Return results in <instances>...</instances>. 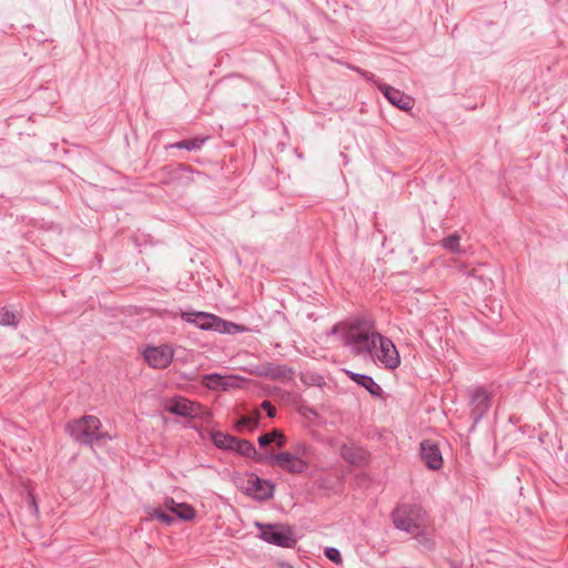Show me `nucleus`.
<instances>
[{
  "label": "nucleus",
  "instance_id": "19",
  "mask_svg": "<svg viewBox=\"0 0 568 568\" xmlns=\"http://www.w3.org/2000/svg\"><path fill=\"white\" fill-rule=\"evenodd\" d=\"M164 505L179 519L184 521L192 520L196 515L195 509L191 505L185 503H175L173 498H166Z\"/></svg>",
  "mask_w": 568,
  "mask_h": 568
},
{
  "label": "nucleus",
  "instance_id": "7",
  "mask_svg": "<svg viewBox=\"0 0 568 568\" xmlns=\"http://www.w3.org/2000/svg\"><path fill=\"white\" fill-rule=\"evenodd\" d=\"M240 489L248 497L260 501L270 500L274 496L275 485L267 479L258 477L254 473L246 475L242 480Z\"/></svg>",
  "mask_w": 568,
  "mask_h": 568
},
{
  "label": "nucleus",
  "instance_id": "25",
  "mask_svg": "<svg viewBox=\"0 0 568 568\" xmlns=\"http://www.w3.org/2000/svg\"><path fill=\"white\" fill-rule=\"evenodd\" d=\"M413 535L423 550L432 551L435 549V540L428 532L424 530V527L415 531Z\"/></svg>",
  "mask_w": 568,
  "mask_h": 568
},
{
  "label": "nucleus",
  "instance_id": "6",
  "mask_svg": "<svg viewBox=\"0 0 568 568\" xmlns=\"http://www.w3.org/2000/svg\"><path fill=\"white\" fill-rule=\"evenodd\" d=\"M181 318L203 331L231 333V327L240 331L239 325L206 312H181Z\"/></svg>",
  "mask_w": 568,
  "mask_h": 568
},
{
  "label": "nucleus",
  "instance_id": "3",
  "mask_svg": "<svg viewBox=\"0 0 568 568\" xmlns=\"http://www.w3.org/2000/svg\"><path fill=\"white\" fill-rule=\"evenodd\" d=\"M195 176L205 178L206 175L182 162L165 164L152 173V179L164 186L187 187L195 182Z\"/></svg>",
  "mask_w": 568,
  "mask_h": 568
},
{
  "label": "nucleus",
  "instance_id": "9",
  "mask_svg": "<svg viewBox=\"0 0 568 568\" xmlns=\"http://www.w3.org/2000/svg\"><path fill=\"white\" fill-rule=\"evenodd\" d=\"M165 410L175 416L187 418H204V415H209L202 405L181 396L174 397L171 403L165 406Z\"/></svg>",
  "mask_w": 568,
  "mask_h": 568
},
{
  "label": "nucleus",
  "instance_id": "12",
  "mask_svg": "<svg viewBox=\"0 0 568 568\" xmlns=\"http://www.w3.org/2000/svg\"><path fill=\"white\" fill-rule=\"evenodd\" d=\"M255 373L260 377L268 378L271 381H293L295 377V369L286 364H275L271 362L260 364Z\"/></svg>",
  "mask_w": 568,
  "mask_h": 568
},
{
  "label": "nucleus",
  "instance_id": "34",
  "mask_svg": "<svg viewBox=\"0 0 568 568\" xmlns=\"http://www.w3.org/2000/svg\"><path fill=\"white\" fill-rule=\"evenodd\" d=\"M310 412L313 414V415H316V412L314 409H310Z\"/></svg>",
  "mask_w": 568,
  "mask_h": 568
},
{
  "label": "nucleus",
  "instance_id": "18",
  "mask_svg": "<svg viewBox=\"0 0 568 568\" xmlns=\"http://www.w3.org/2000/svg\"><path fill=\"white\" fill-rule=\"evenodd\" d=\"M347 375L353 382L365 388L373 397L381 398L383 396L382 387L373 379V377L353 372H347Z\"/></svg>",
  "mask_w": 568,
  "mask_h": 568
},
{
  "label": "nucleus",
  "instance_id": "27",
  "mask_svg": "<svg viewBox=\"0 0 568 568\" xmlns=\"http://www.w3.org/2000/svg\"><path fill=\"white\" fill-rule=\"evenodd\" d=\"M460 236L457 233H453L448 235L447 237L443 239L442 245L446 250H448L452 253H459L460 252V245H459Z\"/></svg>",
  "mask_w": 568,
  "mask_h": 568
},
{
  "label": "nucleus",
  "instance_id": "23",
  "mask_svg": "<svg viewBox=\"0 0 568 568\" xmlns=\"http://www.w3.org/2000/svg\"><path fill=\"white\" fill-rule=\"evenodd\" d=\"M236 438L233 435L224 434L223 432L216 430L213 432L211 435V439L213 444L224 450H232L234 447V444L236 443Z\"/></svg>",
  "mask_w": 568,
  "mask_h": 568
},
{
  "label": "nucleus",
  "instance_id": "1",
  "mask_svg": "<svg viewBox=\"0 0 568 568\" xmlns=\"http://www.w3.org/2000/svg\"><path fill=\"white\" fill-rule=\"evenodd\" d=\"M375 322L371 316H357L342 336L343 345L351 347L355 355H368L376 348Z\"/></svg>",
  "mask_w": 568,
  "mask_h": 568
},
{
  "label": "nucleus",
  "instance_id": "16",
  "mask_svg": "<svg viewBox=\"0 0 568 568\" xmlns=\"http://www.w3.org/2000/svg\"><path fill=\"white\" fill-rule=\"evenodd\" d=\"M341 456L348 464L362 467L368 464L371 455L363 447L344 444L341 447Z\"/></svg>",
  "mask_w": 568,
  "mask_h": 568
},
{
  "label": "nucleus",
  "instance_id": "30",
  "mask_svg": "<svg viewBox=\"0 0 568 568\" xmlns=\"http://www.w3.org/2000/svg\"><path fill=\"white\" fill-rule=\"evenodd\" d=\"M261 408L266 413L267 417L274 418L276 415V407L270 400H263Z\"/></svg>",
  "mask_w": 568,
  "mask_h": 568
},
{
  "label": "nucleus",
  "instance_id": "11",
  "mask_svg": "<svg viewBox=\"0 0 568 568\" xmlns=\"http://www.w3.org/2000/svg\"><path fill=\"white\" fill-rule=\"evenodd\" d=\"M268 460L273 462L281 469L292 475H301L308 468L307 462L291 454L290 452L271 454L268 455Z\"/></svg>",
  "mask_w": 568,
  "mask_h": 568
},
{
  "label": "nucleus",
  "instance_id": "32",
  "mask_svg": "<svg viewBox=\"0 0 568 568\" xmlns=\"http://www.w3.org/2000/svg\"><path fill=\"white\" fill-rule=\"evenodd\" d=\"M356 70H357V71H358L363 77H365L367 80L373 81V80H374V78H375V75H374V74H372V73H368V72H366V71H362V70H359V69H356Z\"/></svg>",
  "mask_w": 568,
  "mask_h": 568
},
{
  "label": "nucleus",
  "instance_id": "4",
  "mask_svg": "<svg viewBox=\"0 0 568 568\" xmlns=\"http://www.w3.org/2000/svg\"><path fill=\"white\" fill-rule=\"evenodd\" d=\"M389 516L396 529L414 534L424 527L426 511L416 504H400L392 510Z\"/></svg>",
  "mask_w": 568,
  "mask_h": 568
},
{
  "label": "nucleus",
  "instance_id": "5",
  "mask_svg": "<svg viewBox=\"0 0 568 568\" xmlns=\"http://www.w3.org/2000/svg\"><path fill=\"white\" fill-rule=\"evenodd\" d=\"M254 526L258 529V537L267 544L282 548H293L296 545V538L291 526L284 524H263L255 521Z\"/></svg>",
  "mask_w": 568,
  "mask_h": 568
},
{
  "label": "nucleus",
  "instance_id": "13",
  "mask_svg": "<svg viewBox=\"0 0 568 568\" xmlns=\"http://www.w3.org/2000/svg\"><path fill=\"white\" fill-rule=\"evenodd\" d=\"M490 396L487 393L486 388L479 386L475 389L471 396V410H470V419L473 420V427H475L479 420L487 414L490 408Z\"/></svg>",
  "mask_w": 568,
  "mask_h": 568
},
{
  "label": "nucleus",
  "instance_id": "20",
  "mask_svg": "<svg viewBox=\"0 0 568 568\" xmlns=\"http://www.w3.org/2000/svg\"><path fill=\"white\" fill-rule=\"evenodd\" d=\"M257 442L258 445L263 448L267 447L272 443H275L278 448H283L285 447L287 439L281 429L274 428L270 433H265L258 436Z\"/></svg>",
  "mask_w": 568,
  "mask_h": 568
},
{
  "label": "nucleus",
  "instance_id": "17",
  "mask_svg": "<svg viewBox=\"0 0 568 568\" xmlns=\"http://www.w3.org/2000/svg\"><path fill=\"white\" fill-rule=\"evenodd\" d=\"M232 450L254 460L255 463H265L268 460V455L258 453L255 446L247 439L236 438V443Z\"/></svg>",
  "mask_w": 568,
  "mask_h": 568
},
{
  "label": "nucleus",
  "instance_id": "2",
  "mask_svg": "<svg viewBox=\"0 0 568 568\" xmlns=\"http://www.w3.org/2000/svg\"><path fill=\"white\" fill-rule=\"evenodd\" d=\"M101 420L93 415H84L69 422L67 433L77 443L85 446L104 445L111 439L108 433L101 430Z\"/></svg>",
  "mask_w": 568,
  "mask_h": 568
},
{
  "label": "nucleus",
  "instance_id": "29",
  "mask_svg": "<svg viewBox=\"0 0 568 568\" xmlns=\"http://www.w3.org/2000/svg\"><path fill=\"white\" fill-rule=\"evenodd\" d=\"M151 515L165 525H171L175 520L174 517L163 511L162 509H154Z\"/></svg>",
  "mask_w": 568,
  "mask_h": 568
},
{
  "label": "nucleus",
  "instance_id": "8",
  "mask_svg": "<svg viewBox=\"0 0 568 568\" xmlns=\"http://www.w3.org/2000/svg\"><path fill=\"white\" fill-rule=\"evenodd\" d=\"M374 336L379 344L375 348L376 358L386 369H396L400 365V356L395 344L381 333H374Z\"/></svg>",
  "mask_w": 568,
  "mask_h": 568
},
{
  "label": "nucleus",
  "instance_id": "14",
  "mask_svg": "<svg viewBox=\"0 0 568 568\" xmlns=\"http://www.w3.org/2000/svg\"><path fill=\"white\" fill-rule=\"evenodd\" d=\"M377 88L383 95L399 110L409 111L414 106V99L400 90L382 82L377 83Z\"/></svg>",
  "mask_w": 568,
  "mask_h": 568
},
{
  "label": "nucleus",
  "instance_id": "24",
  "mask_svg": "<svg viewBox=\"0 0 568 568\" xmlns=\"http://www.w3.org/2000/svg\"><path fill=\"white\" fill-rule=\"evenodd\" d=\"M261 420V413L258 410L252 412L250 415L242 416L235 423L237 432H242L244 428L253 430L258 427Z\"/></svg>",
  "mask_w": 568,
  "mask_h": 568
},
{
  "label": "nucleus",
  "instance_id": "33",
  "mask_svg": "<svg viewBox=\"0 0 568 568\" xmlns=\"http://www.w3.org/2000/svg\"><path fill=\"white\" fill-rule=\"evenodd\" d=\"M282 568H293V566H291L290 564H283Z\"/></svg>",
  "mask_w": 568,
  "mask_h": 568
},
{
  "label": "nucleus",
  "instance_id": "26",
  "mask_svg": "<svg viewBox=\"0 0 568 568\" xmlns=\"http://www.w3.org/2000/svg\"><path fill=\"white\" fill-rule=\"evenodd\" d=\"M202 383L209 389H217L225 386L223 376L216 373L204 375Z\"/></svg>",
  "mask_w": 568,
  "mask_h": 568
},
{
  "label": "nucleus",
  "instance_id": "22",
  "mask_svg": "<svg viewBox=\"0 0 568 568\" xmlns=\"http://www.w3.org/2000/svg\"><path fill=\"white\" fill-rule=\"evenodd\" d=\"M21 314L11 308V306L0 307V325L17 328L21 321Z\"/></svg>",
  "mask_w": 568,
  "mask_h": 568
},
{
  "label": "nucleus",
  "instance_id": "21",
  "mask_svg": "<svg viewBox=\"0 0 568 568\" xmlns=\"http://www.w3.org/2000/svg\"><path fill=\"white\" fill-rule=\"evenodd\" d=\"M210 139V136H201L196 135L191 139H184L168 145L169 149H179V150H187V151H197L201 150L205 142Z\"/></svg>",
  "mask_w": 568,
  "mask_h": 568
},
{
  "label": "nucleus",
  "instance_id": "31",
  "mask_svg": "<svg viewBox=\"0 0 568 568\" xmlns=\"http://www.w3.org/2000/svg\"><path fill=\"white\" fill-rule=\"evenodd\" d=\"M30 508L32 509V511L34 514H38V511H39L38 504H37L36 497L31 494H30Z\"/></svg>",
  "mask_w": 568,
  "mask_h": 568
},
{
  "label": "nucleus",
  "instance_id": "28",
  "mask_svg": "<svg viewBox=\"0 0 568 568\" xmlns=\"http://www.w3.org/2000/svg\"><path fill=\"white\" fill-rule=\"evenodd\" d=\"M324 554H325V557L334 564H342V561H343L341 551L337 548L327 547L324 550Z\"/></svg>",
  "mask_w": 568,
  "mask_h": 568
},
{
  "label": "nucleus",
  "instance_id": "15",
  "mask_svg": "<svg viewBox=\"0 0 568 568\" xmlns=\"http://www.w3.org/2000/svg\"><path fill=\"white\" fill-rule=\"evenodd\" d=\"M420 456L425 465L432 470H438L443 467L444 460L437 444L432 440L420 443Z\"/></svg>",
  "mask_w": 568,
  "mask_h": 568
},
{
  "label": "nucleus",
  "instance_id": "10",
  "mask_svg": "<svg viewBox=\"0 0 568 568\" xmlns=\"http://www.w3.org/2000/svg\"><path fill=\"white\" fill-rule=\"evenodd\" d=\"M174 351L170 345L148 346L143 352L144 361L156 369L169 367L173 361Z\"/></svg>",
  "mask_w": 568,
  "mask_h": 568
}]
</instances>
